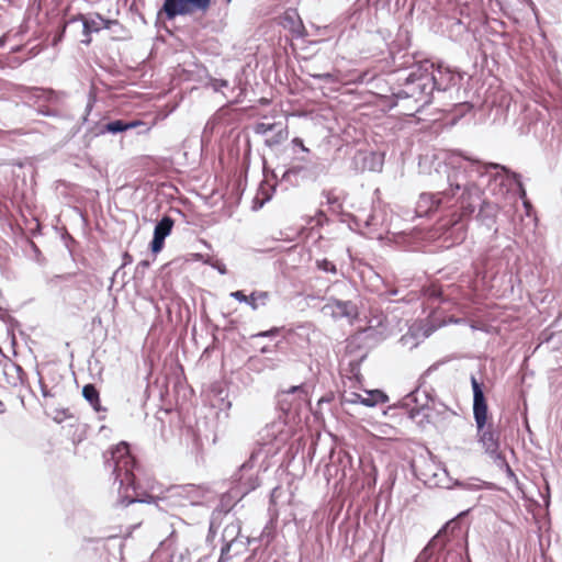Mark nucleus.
<instances>
[{
  "instance_id": "nucleus-16",
  "label": "nucleus",
  "mask_w": 562,
  "mask_h": 562,
  "mask_svg": "<svg viewBox=\"0 0 562 562\" xmlns=\"http://www.w3.org/2000/svg\"><path fill=\"white\" fill-rule=\"evenodd\" d=\"M172 227L173 220L168 215H165L159 222H157L154 228L153 240L150 243V250L154 254H157L162 249L165 239L170 235Z\"/></svg>"
},
{
  "instance_id": "nucleus-36",
  "label": "nucleus",
  "mask_w": 562,
  "mask_h": 562,
  "mask_svg": "<svg viewBox=\"0 0 562 562\" xmlns=\"http://www.w3.org/2000/svg\"><path fill=\"white\" fill-rule=\"evenodd\" d=\"M233 299H235L236 301L240 302V303H246L248 304V300H249V295H245V293L243 291H234L229 294Z\"/></svg>"
},
{
  "instance_id": "nucleus-18",
  "label": "nucleus",
  "mask_w": 562,
  "mask_h": 562,
  "mask_svg": "<svg viewBox=\"0 0 562 562\" xmlns=\"http://www.w3.org/2000/svg\"><path fill=\"white\" fill-rule=\"evenodd\" d=\"M30 98L34 99L35 102L44 101L47 103L59 104L65 98V93L56 92L52 89H43V88H30L29 89Z\"/></svg>"
},
{
  "instance_id": "nucleus-19",
  "label": "nucleus",
  "mask_w": 562,
  "mask_h": 562,
  "mask_svg": "<svg viewBox=\"0 0 562 562\" xmlns=\"http://www.w3.org/2000/svg\"><path fill=\"white\" fill-rule=\"evenodd\" d=\"M241 526L238 520L227 524L222 533L223 543H233L239 548L245 547V542L239 540Z\"/></svg>"
},
{
  "instance_id": "nucleus-31",
  "label": "nucleus",
  "mask_w": 562,
  "mask_h": 562,
  "mask_svg": "<svg viewBox=\"0 0 562 562\" xmlns=\"http://www.w3.org/2000/svg\"><path fill=\"white\" fill-rule=\"evenodd\" d=\"M305 171V168L303 166H300V165H292L290 168H288L283 176H282V179L285 180V181H289V182H292V178H296L297 176H300L302 172Z\"/></svg>"
},
{
  "instance_id": "nucleus-24",
  "label": "nucleus",
  "mask_w": 562,
  "mask_h": 562,
  "mask_svg": "<svg viewBox=\"0 0 562 562\" xmlns=\"http://www.w3.org/2000/svg\"><path fill=\"white\" fill-rule=\"evenodd\" d=\"M387 396L380 390L368 391L363 397L362 405L373 407L376 404L385 403Z\"/></svg>"
},
{
  "instance_id": "nucleus-45",
  "label": "nucleus",
  "mask_w": 562,
  "mask_h": 562,
  "mask_svg": "<svg viewBox=\"0 0 562 562\" xmlns=\"http://www.w3.org/2000/svg\"><path fill=\"white\" fill-rule=\"evenodd\" d=\"M217 270L221 274H225L226 273V269H225V266H221V267H217Z\"/></svg>"
},
{
  "instance_id": "nucleus-4",
  "label": "nucleus",
  "mask_w": 562,
  "mask_h": 562,
  "mask_svg": "<svg viewBox=\"0 0 562 562\" xmlns=\"http://www.w3.org/2000/svg\"><path fill=\"white\" fill-rule=\"evenodd\" d=\"M464 158L469 162H475L480 165V171L476 170L477 167H473L470 164L465 165L467 172L472 173L471 179L474 183L477 177H482L490 169L496 170V173L494 175L493 179L490 182V190L496 196H505L510 191L512 187L515 186V181L518 180V173L510 171L505 166L493 162L482 164L479 160H474L465 156Z\"/></svg>"
},
{
  "instance_id": "nucleus-46",
  "label": "nucleus",
  "mask_w": 562,
  "mask_h": 562,
  "mask_svg": "<svg viewBox=\"0 0 562 562\" xmlns=\"http://www.w3.org/2000/svg\"><path fill=\"white\" fill-rule=\"evenodd\" d=\"M272 334V330L260 333L259 336L268 337Z\"/></svg>"
},
{
  "instance_id": "nucleus-15",
  "label": "nucleus",
  "mask_w": 562,
  "mask_h": 562,
  "mask_svg": "<svg viewBox=\"0 0 562 562\" xmlns=\"http://www.w3.org/2000/svg\"><path fill=\"white\" fill-rule=\"evenodd\" d=\"M483 191L481 190V201L475 205H480V210L477 213V221L484 225L486 228L493 231L494 234L498 233V228L495 226L496 224V216L498 213V207L496 204L486 202L482 198Z\"/></svg>"
},
{
  "instance_id": "nucleus-28",
  "label": "nucleus",
  "mask_w": 562,
  "mask_h": 562,
  "mask_svg": "<svg viewBox=\"0 0 562 562\" xmlns=\"http://www.w3.org/2000/svg\"><path fill=\"white\" fill-rule=\"evenodd\" d=\"M315 266L318 270H321L325 273L337 274V272H338L336 265L326 258L316 259Z\"/></svg>"
},
{
  "instance_id": "nucleus-27",
  "label": "nucleus",
  "mask_w": 562,
  "mask_h": 562,
  "mask_svg": "<svg viewBox=\"0 0 562 562\" xmlns=\"http://www.w3.org/2000/svg\"><path fill=\"white\" fill-rule=\"evenodd\" d=\"M241 549L243 548L234 546L233 543H224L221 549V555H220L218 562L228 561L233 555L239 554Z\"/></svg>"
},
{
  "instance_id": "nucleus-8",
  "label": "nucleus",
  "mask_w": 562,
  "mask_h": 562,
  "mask_svg": "<svg viewBox=\"0 0 562 562\" xmlns=\"http://www.w3.org/2000/svg\"><path fill=\"white\" fill-rule=\"evenodd\" d=\"M290 435L291 430L282 419L266 425L259 432V442L267 448L266 456L278 451L288 441Z\"/></svg>"
},
{
  "instance_id": "nucleus-54",
  "label": "nucleus",
  "mask_w": 562,
  "mask_h": 562,
  "mask_svg": "<svg viewBox=\"0 0 562 562\" xmlns=\"http://www.w3.org/2000/svg\"><path fill=\"white\" fill-rule=\"evenodd\" d=\"M210 531H213V522L210 524Z\"/></svg>"
},
{
  "instance_id": "nucleus-7",
  "label": "nucleus",
  "mask_w": 562,
  "mask_h": 562,
  "mask_svg": "<svg viewBox=\"0 0 562 562\" xmlns=\"http://www.w3.org/2000/svg\"><path fill=\"white\" fill-rule=\"evenodd\" d=\"M400 405L407 411L411 418H415L419 413L426 411H435L441 414L447 409V406L434 395L431 390L423 387V382L405 395Z\"/></svg>"
},
{
  "instance_id": "nucleus-52",
  "label": "nucleus",
  "mask_w": 562,
  "mask_h": 562,
  "mask_svg": "<svg viewBox=\"0 0 562 562\" xmlns=\"http://www.w3.org/2000/svg\"><path fill=\"white\" fill-rule=\"evenodd\" d=\"M140 263L143 265V267L148 266V262H147V261H142Z\"/></svg>"
},
{
  "instance_id": "nucleus-48",
  "label": "nucleus",
  "mask_w": 562,
  "mask_h": 562,
  "mask_svg": "<svg viewBox=\"0 0 562 562\" xmlns=\"http://www.w3.org/2000/svg\"><path fill=\"white\" fill-rule=\"evenodd\" d=\"M373 220H374V217H373V216H371L370 218H368V220H367L366 224H367L368 226L373 225Z\"/></svg>"
},
{
  "instance_id": "nucleus-11",
  "label": "nucleus",
  "mask_w": 562,
  "mask_h": 562,
  "mask_svg": "<svg viewBox=\"0 0 562 562\" xmlns=\"http://www.w3.org/2000/svg\"><path fill=\"white\" fill-rule=\"evenodd\" d=\"M211 5V0H165L161 11L168 20L178 15L192 14L195 11L205 12Z\"/></svg>"
},
{
  "instance_id": "nucleus-13",
  "label": "nucleus",
  "mask_w": 562,
  "mask_h": 562,
  "mask_svg": "<svg viewBox=\"0 0 562 562\" xmlns=\"http://www.w3.org/2000/svg\"><path fill=\"white\" fill-rule=\"evenodd\" d=\"M325 315H329L336 319L347 318L353 322L359 316V308L357 303L353 301H342L338 299H329L328 302L322 308Z\"/></svg>"
},
{
  "instance_id": "nucleus-34",
  "label": "nucleus",
  "mask_w": 562,
  "mask_h": 562,
  "mask_svg": "<svg viewBox=\"0 0 562 562\" xmlns=\"http://www.w3.org/2000/svg\"><path fill=\"white\" fill-rule=\"evenodd\" d=\"M452 486H459V487H462L465 490H471V491H477L481 488V485L477 483H465V482H460L458 480H456V481L452 480L451 487Z\"/></svg>"
},
{
  "instance_id": "nucleus-9",
  "label": "nucleus",
  "mask_w": 562,
  "mask_h": 562,
  "mask_svg": "<svg viewBox=\"0 0 562 562\" xmlns=\"http://www.w3.org/2000/svg\"><path fill=\"white\" fill-rule=\"evenodd\" d=\"M260 452H254L250 459L241 464L237 473L234 474L232 493L235 496H245L259 486L258 476L254 471V461L259 457Z\"/></svg>"
},
{
  "instance_id": "nucleus-32",
  "label": "nucleus",
  "mask_w": 562,
  "mask_h": 562,
  "mask_svg": "<svg viewBox=\"0 0 562 562\" xmlns=\"http://www.w3.org/2000/svg\"><path fill=\"white\" fill-rule=\"evenodd\" d=\"M326 200H327V204L330 206V209L334 212H339L340 211L341 204H340L339 199L337 196H335L333 193L328 192V193H326Z\"/></svg>"
},
{
  "instance_id": "nucleus-25",
  "label": "nucleus",
  "mask_w": 562,
  "mask_h": 562,
  "mask_svg": "<svg viewBox=\"0 0 562 562\" xmlns=\"http://www.w3.org/2000/svg\"><path fill=\"white\" fill-rule=\"evenodd\" d=\"M290 395H296L297 398L302 400V401L305 400L307 397V391L305 389V385L304 384L294 385V386H291L290 389H288L285 391H282L279 394L280 403H283L285 401L284 397L290 396Z\"/></svg>"
},
{
  "instance_id": "nucleus-51",
  "label": "nucleus",
  "mask_w": 562,
  "mask_h": 562,
  "mask_svg": "<svg viewBox=\"0 0 562 562\" xmlns=\"http://www.w3.org/2000/svg\"><path fill=\"white\" fill-rule=\"evenodd\" d=\"M270 200V196H267L261 203H260V207L263 206L265 202L269 201Z\"/></svg>"
},
{
  "instance_id": "nucleus-42",
  "label": "nucleus",
  "mask_w": 562,
  "mask_h": 562,
  "mask_svg": "<svg viewBox=\"0 0 562 562\" xmlns=\"http://www.w3.org/2000/svg\"><path fill=\"white\" fill-rule=\"evenodd\" d=\"M397 293H398L397 289H391V290H386L384 294L387 296H392V295H397Z\"/></svg>"
},
{
  "instance_id": "nucleus-5",
  "label": "nucleus",
  "mask_w": 562,
  "mask_h": 562,
  "mask_svg": "<svg viewBox=\"0 0 562 562\" xmlns=\"http://www.w3.org/2000/svg\"><path fill=\"white\" fill-rule=\"evenodd\" d=\"M432 68V61L429 59L420 60L409 67V72L404 78V87L395 93L397 99L412 98L415 101H420L423 104L430 102L432 89H424V78L428 70Z\"/></svg>"
},
{
  "instance_id": "nucleus-35",
  "label": "nucleus",
  "mask_w": 562,
  "mask_h": 562,
  "mask_svg": "<svg viewBox=\"0 0 562 562\" xmlns=\"http://www.w3.org/2000/svg\"><path fill=\"white\" fill-rule=\"evenodd\" d=\"M210 86L212 87V89L217 92L220 91L222 88H226L228 87V81L225 80V79H216V78H213L210 80Z\"/></svg>"
},
{
  "instance_id": "nucleus-1",
  "label": "nucleus",
  "mask_w": 562,
  "mask_h": 562,
  "mask_svg": "<svg viewBox=\"0 0 562 562\" xmlns=\"http://www.w3.org/2000/svg\"><path fill=\"white\" fill-rule=\"evenodd\" d=\"M469 161L459 153H445L436 156L432 161L434 172H430L432 182L447 188L437 193H422L417 201L416 212L419 216H426L439 209L458 207L460 217H467L474 213L475 205L481 201V188L471 179L472 173L467 172L465 165ZM471 166L480 165L470 162Z\"/></svg>"
},
{
  "instance_id": "nucleus-33",
  "label": "nucleus",
  "mask_w": 562,
  "mask_h": 562,
  "mask_svg": "<svg viewBox=\"0 0 562 562\" xmlns=\"http://www.w3.org/2000/svg\"><path fill=\"white\" fill-rule=\"evenodd\" d=\"M363 395L361 394H358V393H355V392H351L349 394H345L342 396V401L345 403H350V404H362V401H363Z\"/></svg>"
},
{
  "instance_id": "nucleus-37",
  "label": "nucleus",
  "mask_w": 562,
  "mask_h": 562,
  "mask_svg": "<svg viewBox=\"0 0 562 562\" xmlns=\"http://www.w3.org/2000/svg\"><path fill=\"white\" fill-rule=\"evenodd\" d=\"M515 186H516V187H517V189H518L519 198H520L521 200H525V199H526L527 193H526V189H525V187H524V184H522V182H521V180H520V175H519V173H518V180H516V181H515Z\"/></svg>"
},
{
  "instance_id": "nucleus-17",
  "label": "nucleus",
  "mask_w": 562,
  "mask_h": 562,
  "mask_svg": "<svg viewBox=\"0 0 562 562\" xmlns=\"http://www.w3.org/2000/svg\"><path fill=\"white\" fill-rule=\"evenodd\" d=\"M145 123L142 122V121H138V120H134V121H123V120H115V121H111L104 125H102L98 133L97 134H100V135H103L105 133H111V134H119V133H122V132H125V131H128V130H132V128H136L138 126H144Z\"/></svg>"
},
{
  "instance_id": "nucleus-41",
  "label": "nucleus",
  "mask_w": 562,
  "mask_h": 562,
  "mask_svg": "<svg viewBox=\"0 0 562 562\" xmlns=\"http://www.w3.org/2000/svg\"><path fill=\"white\" fill-rule=\"evenodd\" d=\"M278 493H279V488H273V491L271 493V496H270L271 504H276V499H277Z\"/></svg>"
},
{
  "instance_id": "nucleus-40",
  "label": "nucleus",
  "mask_w": 562,
  "mask_h": 562,
  "mask_svg": "<svg viewBox=\"0 0 562 562\" xmlns=\"http://www.w3.org/2000/svg\"><path fill=\"white\" fill-rule=\"evenodd\" d=\"M94 103V98L92 95L89 97V101L86 106L87 114L92 110Z\"/></svg>"
},
{
  "instance_id": "nucleus-14",
  "label": "nucleus",
  "mask_w": 562,
  "mask_h": 562,
  "mask_svg": "<svg viewBox=\"0 0 562 562\" xmlns=\"http://www.w3.org/2000/svg\"><path fill=\"white\" fill-rule=\"evenodd\" d=\"M423 79L425 82L423 88L432 89L434 92L435 90H448L453 85L454 77L448 68H442L441 66L436 68L432 63V68L428 70V74Z\"/></svg>"
},
{
  "instance_id": "nucleus-43",
  "label": "nucleus",
  "mask_w": 562,
  "mask_h": 562,
  "mask_svg": "<svg viewBox=\"0 0 562 562\" xmlns=\"http://www.w3.org/2000/svg\"><path fill=\"white\" fill-rule=\"evenodd\" d=\"M38 111H40L42 114L47 115V116L53 115V113H52L50 111H48V110H43V109H42V105H40V106H38Z\"/></svg>"
},
{
  "instance_id": "nucleus-23",
  "label": "nucleus",
  "mask_w": 562,
  "mask_h": 562,
  "mask_svg": "<svg viewBox=\"0 0 562 562\" xmlns=\"http://www.w3.org/2000/svg\"><path fill=\"white\" fill-rule=\"evenodd\" d=\"M270 299L267 291H252L249 295L248 305L252 311H257L260 306H266Z\"/></svg>"
},
{
  "instance_id": "nucleus-20",
  "label": "nucleus",
  "mask_w": 562,
  "mask_h": 562,
  "mask_svg": "<svg viewBox=\"0 0 562 562\" xmlns=\"http://www.w3.org/2000/svg\"><path fill=\"white\" fill-rule=\"evenodd\" d=\"M362 161V169L379 172L383 167V156L378 153H366L359 156Z\"/></svg>"
},
{
  "instance_id": "nucleus-39",
  "label": "nucleus",
  "mask_w": 562,
  "mask_h": 562,
  "mask_svg": "<svg viewBox=\"0 0 562 562\" xmlns=\"http://www.w3.org/2000/svg\"><path fill=\"white\" fill-rule=\"evenodd\" d=\"M315 78H318V79H323V80H331L333 78V75L329 74V72H326V74H319V75H314Z\"/></svg>"
},
{
  "instance_id": "nucleus-30",
  "label": "nucleus",
  "mask_w": 562,
  "mask_h": 562,
  "mask_svg": "<svg viewBox=\"0 0 562 562\" xmlns=\"http://www.w3.org/2000/svg\"><path fill=\"white\" fill-rule=\"evenodd\" d=\"M502 461L503 463H501L499 461H494V463L496 464V467L505 471L509 481H512L515 484H518V477L512 470L510 465L508 464L504 456L502 457Z\"/></svg>"
},
{
  "instance_id": "nucleus-10",
  "label": "nucleus",
  "mask_w": 562,
  "mask_h": 562,
  "mask_svg": "<svg viewBox=\"0 0 562 562\" xmlns=\"http://www.w3.org/2000/svg\"><path fill=\"white\" fill-rule=\"evenodd\" d=\"M417 475L430 487L451 488L452 479L445 467L434 461L425 462L417 468Z\"/></svg>"
},
{
  "instance_id": "nucleus-21",
  "label": "nucleus",
  "mask_w": 562,
  "mask_h": 562,
  "mask_svg": "<svg viewBox=\"0 0 562 562\" xmlns=\"http://www.w3.org/2000/svg\"><path fill=\"white\" fill-rule=\"evenodd\" d=\"M82 396L95 412L104 411L101 407L99 391L93 384H86L82 387Z\"/></svg>"
},
{
  "instance_id": "nucleus-38",
  "label": "nucleus",
  "mask_w": 562,
  "mask_h": 562,
  "mask_svg": "<svg viewBox=\"0 0 562 562\" xmlns=\"http://www.w3.org/2000/svg\"><path fill=\"white\" fill-rule=\"evenodd\" d=\"M292 144H293L294 146L300 147L302 151H305V153H308V151H310V150H308V148H306V147L304 146L303 140H302L301 138H299V137H295V138L292 140Z\"/></svg>"
},
{
  "instance_id": "nucleus-29",
  "label": "nucleus",
  "mask_w": 562,
  "mask_h": 562,
  "mask_svg": "<svg viewBox=\"0 0 562 562\" xmlns=\"http://www.w3.org/2000/svg\"><path fill=\"white\" fill-rule=\"evenodd\" d=\"M277 127H280V123H257L254 126V132L258 135H267L269 136L270 132L277 130Z\"/></svg>"
},
{
  "instance_id": "nucleus-3",
  "label": "nucleus",
  "mask_w": 562,
  "mask_h": 562,
  "mask_svg": "<svg viewBox=\"0 0 562 562\" xmlns=\"http://www.w3.org/2000/svg\"><path fill=\"white\" fill-rule=\"evenodd\" d=\"M470 381L473 391V416L477 428L479 442L493 461L503 463V454L498 450V435L490 427H486L487 404L482 384L479 383L474 374H471Z\"/></svg>"
},
{
  "instance_id": "nucleus-6",
  "label": "nucleus",
  "mask_w": 562,
  "mask_h": 562,
  "mask_svg": "<svg viewBox=\"0 0 562 562\" xmlns=\"http://www.w3.org/2000/svg\"><path fill=\"white\" fill-rule=\"evenodd\" d=\"M215 494L209 487L203 485L184 484L175 485L167 488L165 496L157 501L169 502L173 506L204 505L213 501Z\"/></svg>"
},
{
  "instance_id": "nucleus-2",
  "label": "nucleus",
  "mask_w": 562,
  "mask_h": 562,
  "mask_svg": "<svg viewBox=\"0 0 562 562\" xmlns=\"http://www.w3.org/2000/svg\"><path fill=\"white\" fill-rule=\"evenodd\" d=\"M104 465L112 470L114 485H117L119 503L128 506L134 503L150 504L156 498L142 491L136 483L134 471L137 464L130 451V446L122 441L104 454Z\"/></svg>"
},
{
  "instance_id": "nucleus-44",
  "label": "nucleus",
  "mask_w": 562,
  "mask_h": 562,
  "mask_svg": "<svg viewBox=\"0 0 562 562\" xmlns=\"http://www.w3.org/2000/svg\"><path fill=\"white\" fill-rule=\"evenodd\" d=\"M65 30H66V25H64V26H63L60 34H59V35H57V37L55 38V41H54L55 43H56L57 41H60V38L63 37V35H64V33H65Z\"/></svg>"
},
{
  "instance_id": "nucleus-50",
  "label": "nucleus",
  "mask_w": 562,
  "mask_h": 562,
  "mask_svg": "<svg viewBox=\"0 0 562 562\" xmlns=\"http://www.w3.org/2000/svg\"><path fill=\"white\" fill-rule=\"evenodd\" d=\"M4 413V405L3 403L0 401V414Z\"/></svg>"
},
{
  "instance_id": "nucleus-12",
  "label": "nucleus",
  "mask_w": 562,
  "mask_h": 562,
  "mask_svg": "<svg viewBox=\"0 0 562 562\" xmlns=\"http://www.w3.org/2000/svg\"><path fill=\"white\" fill-rule=\"evenodd\" d=\"M79 20L82 22V34L85 36V38L81 42L86 45H89L91 43L92 33H98L103 29H122V25L119 23V21L104 19L99 13H92L89 15L80 14L78 18H72L69 21V23H76Z\"/></svg>"
},
{
  "instance_id": "nucleus-53",
  "label": "nucleus",
  "mask_w": 562,
  "mask_h": 562,
  "mask_svg": "<svg viewBox=\"0 0 562 562\" xmlns=\"http://www.w3.org/2000/svg\"><path fill=\"white\" fill-rule=\"evenodd\" d=\"M150 127H146L142 133H147L149 132Z\"/></svg>"
},
{
  "instance_id": "nucleus-47",
  "label": "nucleus",
  "mask_w": 562,
  "mask_h": 562,
  "mask_svg": "<svg viewBox=\"0 0 562 562\" xmlns=\"http://www.w3.org/2000/svg\"><path fill=\"white\" fill-rule=\"evenodd\" d=\"M130 261H131V256L128 254H125L124 255V263L126 265Z\"/></svg>"
},
{
  "instance_id": "nucleus-26",
  "label": "nucleus",
  "mask_w": 562,
  "mask_h": 562,
  "mask_svg": "<svg viewBox=\"0 0 562 562\" xmlns=\"http://www.w3.org/2000/svg\"><path fill=\"white\" fill-rule=\"evenodd\" d=\"M448 231L452 243H460L465 238V225L460 220L454 221Z\"/></svg>"
},
{
  "instance_id": "nucleus-49",
  "label": "nucleus",
  "mask_w": 562,
  "mask_h": 562,
  "mask_svg": "<svg viewBox=\"0 0 562 562\" xmlns=\"http://www.w3.org/2000/svg\"><path fill=\"white\" fill-rule=\"evenodd\" d=\"M522 201H524V205H525V207H526V209H528V207H530V206H531V205H530V202H529L528 200H526V199H525V200H522Z\"/></svg>"
},
{
  "instance_id": "nucleus-22",
  "label": "nucleus",
  "mask_w": 562,
  "mask_h": 562,
  "mask_svg": "<svg viewBox=\"0 0 562 562\" xmlns=\"http://www.w3.org/2000/svg\"><path fill=\"white\" fill-rule=\"evenodd\" d=\"M271 133L272 134L269 135L265 140L266 145L269 147H274L281 144L289 136L288 128L282 123H280V127H277V130L272 131Z\"/></svg>"
},
{
  "instance_id": "nucleus-55",
  "label": "nucleus",
  "mask_w": 562,
  "mask_h": 562,
  "mask_svg": "<svg viewBox=\"0 0 562 562\" xmlns=\"http://www.w3.org/2000/svg\"><path fill=\"white\" fill-rule=\"evenodd\" d=\"M406 339H407V337H406V336H403V337H402V340H403V341H406Z\"/></svg>"
}]
</instances>
